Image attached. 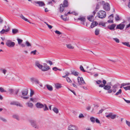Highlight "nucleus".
<instances>
[{
	"label": "nucleus",
	"mask_w": 130,
	"mask_h": 130,
	"mask_svg": "<svg viewBox=\"0 0 130 130\" xmlns=\"http://www.w3.org/2000/svg\"><path fill=\"white\" fill-rule=\"evenodd\" d=\"M77 81L79 85H83L85 84V83L82 77H77Z\"/></svg>",
	"instance_id": "obj_5"
},
{
	"label": "nucleus",
	"mask_w": 130,
	"mask_h": 130,
	"mask_svg": "<svg viewBox=\"0 0 130 130\" xmlns=\"http://www.w3.org/2000/svg\"><path fill=\"white\" fill-rule=\"evenodd\" d=\"M35 105L37 108H41L43 107V104L40 102H38Z\"/></svg>",
	"instance_id": "obj_12"
},
{
	"label": "nucleus",
	"mask_w": 130,
	"mask_h": 130,
	"mask_svg": "<svg viewBox=\"0 0 130 130\" xmlns=\"http://www.w3.org/2000/svg\"><path fill=\"white\" fill-rule=\"evenodd\" d=\"M126 124L129 126L130 127V122L126 120Z\"/></svg>",
	"instance_id": "obj_60"
},
{
	"label": "nucleus",
	"mask_w": 130,
	"mask_h": 130,
	"mask_svg": "<svg viewBox=\"0 0 130 130\" xmlns=\"http://www.w3.org/2000/svg\"><path fill=\"white\" fill-rule=\"evenodd\" d=\"M106 16V12L103 11H101L98 12V16L99 18L103 19L105 18Z\"/></svg>",
	"instance_id": "obj_3"
},
{
	"label": "nucleus",
	"mask_w": 130,
	"mask_h": 130,
	"mask_svg": "<svg viewBox=\"0 0 130 130\" xmlns=\"http://www.w3.org/2000/svg\"><path fill=\"white\" fill-rule=\"evenodd\" d=\"M66 16L64 15V17H63V16L62 15H61V18L62 19L63 21H66L67 20V18L66 17Z\"/></svg>",
	"instance_id": "obj_42"
},
{
	"label": "nucleus",
	"mask_w": 130,
	"mask_h": 130,
	"mask_svg": "<svg viewBox=\"0 0 130 130\" xmlns=\"http://www.w3.org/2000/svg\"><path fill=\"white\" fill-rule=\"evenodd\" d=\"M125 26V25L123 23H121L118 25L116 27L117 29H118L120 30L123 29Z\"/></svg>",
	"instance_id": "obj_9"
},
{
	"label": "nucleus",
	"mask_w": 130,
	"mask_h": 130,
	"mask_svg": "<svg viewBox=\"0 0 130 130\" xmlns=\"http://www.w3.org/2000/svg\"><path fill=\"white\" fill-rule=\"evenodd\" d=\"M68 130H78L77 127L75 125H69L68 128Z\"/></svg>",
	"instance_id": "obj_7"
},
{
	"label": "nucleus",
	"mask_w": 130,
	"mask_h": 130,
	"mask_svg": "<svg viewBox=\"0 0 130 130\" xmlns=\"http://www.w3.org/2000/svg\"><path fill=\"white\" fill-rule=\"evenodd\" d=\"M78 20L82 22L81 23L85 25L84 22H85L86 19L84 17H80L79 18H78L77 19Z\"/></svg>",
	"instance_id": "obj_11"
},
{
	"label": "nucleus",
	"mask_w": 130,
	"mask_h": 130,
	"mask_svg": "<svg viewBox=\"0 0 130 130\" xmlns=\"http://www.w3.org/2000/svg\"><path fill=\"white\" fill-rule=\"evenodd\" d=\"M36 66L40 69H41L43 68V66L40 64L39 62L37 61L35 62Z\"/></svg>",
	"instance_id": "obj_13"
},
{
	"label": "nucleus",
	"mask_w": 130,
	"mask_h": 130,
	"mask_svg": "<svg viewBox=\"0 0 130 130\" xmlns=\"http://www.w3.org/2000/svg\"><path fill=\"white\" fill-rule=\"evenodd\" d=\"M123 99L124 100V101L127 103L129 104L130 103V101L126 100L123 98Z\"/></svg>",
	"instance_id": "obj_63"
},
{
	"label": "nucleus",
	"mask_w": 130,
	"mask_h": 130,
	"mask_svg": "<svg viewBox=\"0 0 130 130\" xmlns=\"http://www.w3.org/2000/svg\"><path fill=\"white\" fill-rule=\"evenodd\" d=\"M64 7L63 6V5L62 4H61L60 5V12H62L64 10Z\"/></svg>",
	"instance_id": "obj_23"
},
{
	"label": "nucleus",
	"mask_w": 130,
	"mask_h": 130,
	"mask_svg": "<svg viewBox=\"0 0 130 130\" xmlns=\"http://www.w3.org/2000/svg\"><path fill=\"white\" fill-rule=\"evenodd\" d=\"M103 7L104 9L106 11H109L110 9V5L108 3H106L104 5Z\"/></svg>",
	"instance_id": "obj_8"
},
{
	"label": "nucleus",
	"mask_w": 130,
	"mask_h": 130,
	"mask_svg": "<svg viewBox=\"0 0 130 130\" xmlns=\"http://www.w3.org/2000/svg\"><path fill=\"white\" fill-rule=\"evenodd\" d=\"M71 74L74 75L76 76H77L78 75V73L77 72L75 71H71Z\"/></svg>",
	"instance_id": "obj_26"
},
{
	"label": "nucleus",
	"mask_w": 130,
	"mask_h": 130,
	"mask_svg": "<svg viewBox=\"0 0 130 130\" xmlns=\"http://www.w3.org/2000/svg\"><path fill=\"white\" fill-rule=\"evenodd\" d=\"M55 86L56 88L57 89H59L61 88V87L60 85L59 84H55Z\"/></svg>",
	"instance_id": "obj_38"
},
{
	"label": "nucleus",
	"mask_w": 130,
	"mask_h": 130,
	"mask_svg": "<svg viewBox=\"0 0 130 130\" xmlns=\"http://www.w3.org/2000/svg\"><path fill=\"white\" fill-rule=\"evenodd\" d=\"M95 121L97 123L99 124L100 123V121L98 119H96Z\"/></svg>",
	"instance_id": "obj_64"
},
{
	"label": "nucleus",
	"mask_w": 130,
	"mask_h": 130,
	"mask_svg": "<svg viewBox=\"0 0 130 130\" xmlns=\"http://www.w3.org/2000/svg\"><path fill=\"white\" fill-rule=\"evenodd\" d=\"M30 101H31L33 102H36L37 101V99L36 98H30Z\"/></svg>",
	"instance_id": "obj_39"
},
{
	"label": "nucleus",
	"mask_w": 130,
	"mask_h": 130,
	"mask_svg": "<svg viewBox=\"0 0 130 130\" xmlns=\"http://www.w3.org/2000/svg\"><path fill=\"white\" fill-rule=\"evenodd\" d=\"M34 82L36 84H38L41 87L42 86V84L40 82H39L38 80L36 78L34 80Z\"/></svg>",
	"instance_id": "obj_25"
},
{
	"label": "nucleus",
	"mask_w": 130,
	"mask_h": 130,
	"mask_svg": "<svg viewBox=\"0 0 130 130\" xmlns=\"http://www.w3.org/2000/svg\"><path fill=\"white\" fill-rule=\"evenodd\" d=\"M36 4H39V6L42 7L45 5L44 3L41 1H37L35 2Z\"/></svg>",
	"instance_id": "obj_20"
},
{
	"label": "nucleus",
	"mask_w": 130,
	"mask_h": 130,
	"mask_svg": "<svg viewBox=\"0 0 130 130\" xmlns=\"http://www.w3.org/2000/svg\"><path fill=\"white\" fill-rule=\"evenodd\" d=\"M26 104L28 107L30 108H32L33 106V104L30 102V101H29L28 102L26 103Z\"/></svg>",
	"instance_id": "obj_17"
},
{
	"label": "nucleus",
	"mask_w": 130,
	"mask_h": 130,
	"mask_svg": "<svg viewBox=\"0 0 130 130\" xmlns=\"http://www.w3.org/2000/svg\"><path fill=\"white\" fill-rule=\"evenodd\" d=\"M122 90L121 89H120L115 94L116 95H118L119 94H121L122 93Z\"/></svg>",
	"instance_id": "obj_33"
},
{
	"label": "nucleus",
	"mask_w": 130,
	"mask_h": 130,
	"mask_svg": "<svg viewBox=\"0 0 130 130\" xmlns=\"http://www.w3.org/2000/svg\"><path fill=\"white\" fill-rule=\"evenodd\" d=\"M28 94V91L26 89L22 91L21 93L17 94V98L21 97L24 99H27L29 98L28 96H24L27 95Z\"/></svg>",
	"instance_id": "obj_1"
},
{
	"label": "nucleus",
	"mask_w": 130,
	"mask_h": 130,
	"mask_svg": "<svg viewBox=\"0 0 130 130\" xmlns=\"http://www.w3.org/2000/svg\"><path fill=\"white\" fill-rule=\"evenodd\" d=\"M96 13V12L94 11L93 12V15L88 16L87 18L90 21H93V17Z\"/></svg>",
	"instance_id": "obj_10"
},
{
	"label": "nucleus",
	"mask_w": 130,
	"mask_h": 130,
	"mask_svg": "<svg viewBox=\"0 0 130 130\" xmlns=\"http://www.w3.org/2000/svg\"><path fill=\"white\" fill-rule=\"evenodd\" d=\"M109 19L113 20V14H111L108 17Z\"/></svg>",
	"instance_id": "obj_52"
},
{
	"label": "nucleus",
	"mask_w": 130,
	"mask_h": 130,
	"mask_svg": "<svg viewBox=\"0 0 130 130\" xmlns=\"http://www.w3.org/2000/svg\"><path fill=\"white\" fill-rule=\"evenodd\" d=\"M116 115H112V113L110 118L112 119H114L116 117Z\"/></svg>",
	"instance_id": "obj_51"
},
{
	"label": "nucleus",
	"mask_w": 130,
	"mask_h": 130,
	"mask_svg": "<svg viewBox=\"0 0 130 130\" xmlns=\"http://www.w3.org/2000/svg\"><path fill=\"white\" fill-rule=\"evenodd\" d=\"M112 114V113H110L108 115H106V117L107 118H109V117L110 118Z\"/></svg>",
	"instance_id": "obj_58"
},
{
	"label": "nucleus",
	"mask_w": 130,
	"mask_h": 130,
	"mask_svg": "<svg viewBox=\"0 0 130 130\" xmlns=\"http://www.w3.org/2000/svg\"><path fill=\"white\" fill-rule=\"evenodd\" d=\"M100 30L98 29H95V35H98L99 34Z\"/></svg>",
	"instance_id": "obj_36"
},
{
	"label": "nucleus",
	"mask_w": 130,
	"mask_h": 130,
	"mask_svg": "<svg viewBox=\"0 0 130 130\" xmlns=\"http://www.w3.org/2000/svg\"><path fill=\"white\" fill-rule=\"evenodd\" d=\"M90 120L93 123H94L95 122V119L93 117H91L90 118Z\"/></svg>",
	"instance_id": "obj_40"
},
{
	"label": "nucleus",
	"mask_w": 130,
	"mask_h": 130,
	"mask_svg": "<svg viewBox=\"0 0 130 130\" xmlns=\"http://www.w3.org/2000/svg\"><path fill=\"white\" fill-rule=\"evenodd\" d=\"M98 24V23L97 22H93L91 23V27L92 28H93L94 27L96 26Z\"/></svg>",
	"instance_id": "obj_19"
},
{
	"label": "nucleus",
	"mask_w": 130,
	"mask_h": 130,
	"mask_svg": "<svg viewBox=\"0 0 130 130\" xmlns=\"http://www.w3.org/2000/svg\"><path fill=\"white\" fill-rule=\"evenodd\" d=\"M78 117L79 118H83L84 117V116L83 114L82 113H80L79 114Z\"/></svg>",
	"instance_id": "obj_56"
},
{
	"label": "nucleus",
	"mask_w": 130,
	"mask_h": 130,
	"mask_svg": "<svg viewBox=\"0 0 130 130\" xmlns=\"http://www.w3.org/2000/svg\"><path fill=\"white\" fill-rule=\"evenodd\" d=\"M99 25H102L103 27H105V23L103 22H100L99 23Z\"/></svg>",
	"instance_id": "obj_50"
},
{
	"label": "nucleus",
	"mask_w": 130,
	"mask_h": 130,
	"mask_svg": "<svg viewBox=\"0 0 130 130\" xmlns=\"http://www.w3.org/2000/svg\"><path fill=\"white\" fill-rule=\"evenodd\" d=\"M0 71L1 73H3L5 75H6L8 73L7 70L5 68L1 69H0Z\"/></svg>",
	"instance_id": "obj_14"
},
{
	"label": "nucleus",
	"mask_w": 130,
	"mask_h": 130,
	"mask_svg": "<svg viewBox=\"0 0 130 130\" xmlns=\"http://www.w3.org/2000/svg\"><path fill=\"white\" fill-rule=\"evenodd\" d=\"M11 105H15L17 106H19L21 107H22L23 106L22 105L20 104V103L19 102H11L10 103Z\"/></svg>",
	"instance_id": "obj_15"
},
{
	"label": "nucleus",
	"mask_w": 130,
	"mask_h": 130,
	"mask_svg": "<svg viewBox=\"0 0 130 130\" xmlns=\"http://www.w3.org/2000/svg\"><path fill=\"white\" fill-rule=\"evenodd\" d=\"M79 68H80V70L81 71H82L83 72H86V71L83 68V67L81 65L80 66Z\"/></svg>",
	"instance_id": "obj_43"
},
{
	"label": "nucleus",
	"mask_w": 130,
	"mask_h": 130,
	"mask_svg": "<svg viewBox=\"0 0 130 130\" xmlns=\"http://www.w3.org/2000/svg\"><path fill=\"white\" fill-rule=\"evenodd\" d=\"M115 19L116 21H118L120 19L119 16L117 14H116V16L115 17Z\"/></svg>",
	"instance_id": "obj_48"
},
{
	"label": "nucleus",
	"mask_w": 130,
	"mask_h": 130,
	"mask_svg": "<svg viewBox=\"0 0 130 130\" xmlns=\"http://www.w3.org/2000/svg\"><path fill=\"white\" fill-rule=\"evenodd\" d=\"M12 117L14 119H16L18 120H19L20 118L18 115L16 114H14L12 116Z\"/></svg>",
	"instance_id": "obj_22"
},
{
	"label": "nucleus",
	"mask_w": 130,
	"mask_h": 130,
	"mask_svg": "<svg viewBox=\"0 0 130 130\" xmlns=\"http://www.w3.org/2000/svg\"><path fill=\"white\" fill-rule=\"evenodd\" d=\"M124 89L126 91H127L128 90H130V86H128L126 87H123Z\"/></svg>",
	"instance_id": "obj_44"
},
{
	"label": "nucleus",
	"mask_w": 130,
	"mask_h": 130,
	"mask_svg": "<svg viewBox=\"0 0 130 130\" xmlns=\"http://www.w3.org/2000/svg\"><path fill=\"white\" fill-rule=\"evenodd\" d=\"M43 110L44 111L47 110L48 109L45 104H43Z\"/></svg>",
	"instance_id": "obj_37"
},
{
	"label": "nucleus",
	"mask_w": 130,
	"mask_h": 130,
	"mask_svg": "<svg viewBox=\"0 0 130 130\" xmlns=\"http://www.w3.org/2000/svg\"><path fill=\"white\" fill-rule=\"evenodd\" d=\"M12 32L13 34H15L18 32V30L17 29H12Z\"/></svg>",
	"instance_id": "obj_31"
},
{
	"label": "nucleus",
	"mask_w": 130,
	"mask_h": 130,
	"mask_svg": "<svg viewBox=\"0 0 130 130\" xmlns=\"http://www.w3.org/2000/svg\"><path fill=\"white\" fill-rule=\"evenodd\" d=\"M122 43L123 45L130 47V45L129 44V42H122Z\"/></svg>",
	"instance_id": "obj_32"
},
{
	"label": "nucleus",
	"mask_w": 130,
	"mask_h": 130,
	"mask_svg": "<svg viewBox=\"0 0 130 130\" xmlns=\"http://www.w3.org/2000/svg\"><path fill=\"white\" fill-rule=\"evenodd\" d=\"M47 63H49L50 65H52V61L50 60L47 61H46Z\"/></svg>",
	"instance_id": "obj_61"
},
{
	"label": "nucleus",
	"mask_w": 130,
	"mask_h": 130,
	"mask_svg": "<svg viewBox=\"0 0 130 130\" xmlns=\"http://www.w3.org/2000/svg\"><path fill=\"white\" fill-rule=\"evenodd\" d=\"M31 123L32 126L35 128L38 129L42 127V123L40 122H36L34 121H31Z\"/></svg>",
	"instance_id": "obj_2"
},
{
	"label": "nucleus",
	"mask_w": 130,
	"mask_h": 130,
	"mask_svg": "<svg viewBox=\"0 0 130 130\" xmlns=\"http://www.w3.org/2000/svg\"><path fill=\"white\" fill-rule=\"evenodd\" d=\"M9 30V28H8L6 29H3L0 32V33L1 34H3L5 32H8Z\"/></svg>",
	"instance_id": "obj_21"
},
{
	"label": "nucleus",
	"mask_w": 130,
	"mask_h": 130,
	"mask_svg": "<svg viewBox=\"0 0 130 130\" xmlns=\"http://www.w3.org/2000/svg\"><path fill=\"white\" fill-rule=\"evenodd\" d=\"M50 69L49 66H48L46 63H44L43 68L41 69V70L43 71H45L48 70Z\"/></svg>",
	"instance_id": "obj_6"
},
{
	"label": "nucleus",
	"mask_w": 130,
	"mask_h": 130,
	"mask_svg": "<svg viewBox=\"0 0 130 130\" xmlns=\"http://www.w3.org/2000/svg\"><path fill=\"white\" fill-rule=\"evenodd\" d=\"M118 86L117 85H115L112 86V88L113 89H117Z\"/></svg>",
	"instance_id": "obj_57"
},
{
	"label": "nucleus",
	"mask_w": 130,
	"mask_h": 130,
	"mask_svg": "<svg viewBox=\"0 0 130 130\" xmlns=\"http://www.w3.org/2000/svg\"><path fill=\"white\" fill-rule=\"evenodd\" d=\"M63 5L64 7H67L68 6V4L67 1L65 0L63 2Z\"/></svg>",
	"instance_id": "obj_24"
},
{
	"label": "nucleus",
	"mask_w": 130,
	"mask_h": 130,
	"mask_svg": "<svg viewBox=\"0 0 130 130\" xmlns=\"http://www.w3.org/2000/svg\"><path fill=\"white\" fill-rule=\"evenodd\" d=\"M46 86L47 89L48 90L50 91H52V87L51 86L47 85H46Z\"/></svg>",
	"instance_id": "obj_30"
},
{
	"label": "nucleus",
	"mask_w": 130,
	"mask_h": 130,
	"mask_svg": "<svg viewBox=\"0 0 130 130\" xmlns=\"http://www.w3.org/2000/svg\"><path fill=\"white\" fill-rule=\"evenodd\" d=\"M0 120L4 122H6L7 121V120L6 119L3 117H0Z\"/></svg>",
	"instance_id": "obj_35"
},
{
	"label": "nucleus",
	"mask_w": 130,
	"mask_h": 130,
	"mask_svg": "<svg viewBox=\"0 0 130 130\" xmlns=\"http://www.w3.org/2000/svg\"><path fill=\"white\" fill-rule=\"evenodd\" d=\"M55 32L56 34L58 35H60L61 34V32L58 30H56L55 31Z\"/></svg>",
	"instance_id": "obj_62"
},
{
	"label": "nucleus",
	"mask_w": 130,
	"mask_h": 130,
	"mask_svg": "<svg viewBox=\"0 0 130 130\" xmlns=\"http://www.w3.org/2000/svg\"><path fill=\"white\" fill-rule=\"evenodd\" d=\"M67 47L68 48L70 49H73L74 48V47L72 46L71 44L67 45Z\"/></svg>",
	"instance_id": "obj_34"
},
{
	"label": "nucleus",
	"mask_w": 130,
	"mask_h": 130,
	"mask_svg": "<svg viewBox=\"0 0 130 130\" xmlns=\"http://www.w3.org/2000/svg\"><path fill=\"white\" fill-rule=\"evenodd\" d=\"M6 44L7 46L10 47H12L15 45V43L14 42H12L10 40H8L6 42Z\"/></svg>",
	"instance_id": "obj_4"
},
{
	"label": "nucleus",
	"mask_w": 130,
	"mask_h": 130,
	"mask_svg": "<svg viewBox=\"0 0 130 130\" xmlns=\"http://www.w3.org/2000/svg\"><path fill=\"white\" fill-rule=\"evenodd\" d=\"M116 25L114 24H111L110 26H108L107 27L108 28L111 30H115V27Z\"/></svg>",
	"instance_id": "obj_18"
},
{
	"label": "nucleus",
	"mask_w": 130,
	"mask_h": 130,
	"mask_svg": "<svg viewBox=\"0 0 130 130\" xmlns=\"http://www.w3.org/2000/svg\"><path fill=\"white\" fill-rule=\"evenodd\" d=\"M122 84V86H123V87L124 86L130 85V83H122L121 84Z\"/></svg>",
	"instance_id": "obj_41"
},
{
	"label": "nucleus",
	"mask_w": 130,
	"mask_h": 130,
	"mask_svg": "<svg viewBox=\"0 0 130 130\" xmlns=\"http://www.w3.org/2000/svg\"><path fill=\"white\" fill-rule=\"evenodd\" d=\"M113 40H115L117 43H119L120 42V41L119 39L117 38H113Z\"/></svg>",
	"instance_id": "obj_49"
},
{
	"label": "nucleus",
	"mask_w": 130,
	"mask_h": 130,
	"mask_svg": "<svg viewBox=\"0 0 130 130\" xmlns=\"http://www.w3.org/2000/svg\"><path fill=\"white\" fill-rule=\"evenodd\" d=\"M103 84L99 85V87H104L105 86V84L106 83V81L105 80H103Z\"/></svg>",
	"instance_id": "obj_28"
},
{
	"label": "nucleus",
	"mask_w": 130,
	"mask_h": 130,
	"mask_svg": "<svg viewBox=\"0 0 130 130\" xmlns=\"http://www.w3.org/2000/svg\"><path fill=\"white\" fill-rule=\"evenodd\" d=\"M9 92L10 94H12L13 92V90L12 89H10L9 90Z\"/></svg>",
	"instance_id": "obj_59"
},
{
	"label": "nucleus",
	"mask_w": 130,
	"mask_h": 130,
	"mask_svg": "<svg viewBox=\"0 0 130 130\" xmlns=\"http://www.w3.org/2000/svg\"><path fill=\"white\" fill-rule=\"evenodd\" d=\"M17 40L18 41V43L19 44H20L21 43L23 42L22 40L19 38H17Z\"/></svg>",
	"instance_id": "obj_45"
},
{
	"label": "nucleus",
	"mask_w": 130,
	"mask_h": 130,
	"mask_svg": "<svg viewBox=\"0 0 130 130\" xmlns=\"http://www.w3.org/2000/svg\"><path fill=\"white\" fill-rule=\"evenodd\" d=\"M20 17L22 19L25 21L27 22L30 23H32V24H33L32 23H31L29 22L28 20L27 19L25 18L22 14L20 15Z\"/></svg>",
	"instance_id": "obj_16"
},
{
	"label": "nucleus",
	"mask_w": 130,
	"mask_h": 130,
	"mask_svg": "<svg viewBox=\"0 0 130 130\" xmlns=\"http://www.w3.org/2000/svg\"><path fill=\"white\" fill-rule=\"evenodd\" d=\"M30 97H31V96H32L34 94V92L33 90H32V89H30Z\"/></svg>",
	"instance_id": "obj_47"
},
{
	"label": "nucleus",
	"mask_w": 130,
	"mask_h": 130,
	"mask_svg": "<svg viewBox=\"0 0 130 130\" xmlns=\"http://www.w3.org/2000/svg\"><path fill=\"white\" fill-rule=\"evenodd\" d=\"M53 110L56 114L58 113L59 112V111L58 109L55 107H54L53 108Z\"/></svg>",
	"instance_id": "obj_27"
},
{
	"label": "nucleus",
	"mask_w": 130,
	"mask_h": 130,
	"mask_svg": "<svg viewBox=\"0 0 130 130\" xmlns=\"http://www.w3.org/2000/svg\"><path fill=\"white\" fill-rule=\"evenodd\" d=\"M25 44L26 46L28 47L30 46L31 45L29 42L28 41H26L25 42Z\"/></svg>",
	"instance_id": "obj_46"
},
{
	"label": "nucleus",
	"mask_w": 130,
	"mask_h": 130,
	"mask_svg": "<svg viewBox=\"0 0 130 130\" xmlns=\"http://www.w3.org/2000/svg\"><path fill=\"white\" fill-rule=\"evenodd\" d=\"M37 51V50H35L34 51H31L30 52V53L31 54H32L34 55H35Z\"/></svg>",
	"instance_id": "obj_55"
},
{
	"label": "nucleus",
	"mask_w": 130,
	"mask_h": 130,
	"mask_svg": "<svg viewBox=\"0 0 130 130\" xmlns=\"http://www.w3.org/2000/svg\"><path fill=\"white\" fill-rule=\"evenodd\" d=\"M0 91L1 92H6V91H5L4 89L2 87H0Z\"/></svg>",
	"instance_id": "obj_54"
},
{
	"label": "nucleus",
	"mask_w": 130,
	"mask_h": 130,
	"mask_svg": "<svg viewBox=\"0 0 130 130\" xmlns=\"http://www.w3.org/2000/svg\"><path fill=\"white\" fill-rule=\"evenodd\" d=\"M111 87L109 85H106L104 86V89L106 90H109L111 88Z\"/></svg>",
	"instance_id": "obj_29"
},
{
	"label": "nucleus",
	"mask_w": 130,
	"mask_h": 130,
	"mask_svg": "<svg viewBox=\"0 0 130 130\" xmlns=\"http://www.w3.org/2000/svg\"><path fill=\"white\" fill-rule=\"evenodd\" d=\"M67 81L69 83H71V80L69 78L67 77L66 78Z\"/></svg>",
	"instance_id": "obj_53"
}]
</instances>
